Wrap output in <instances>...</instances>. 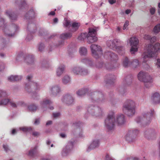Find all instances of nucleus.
Returning a JSON list of instances; mask_svg holds the SVG:
<instances>
[{
	"mask_svg": "<svg viewBox=\"0 0 160 160\" xmlns=\"http://www.w3.org/2000/svg\"><path fill=\"white\" fill-rule=\"evenodd\" d=\"M83 62H85L87 65L88 66H91L92 64V62L88 59H85L83 60Z\"/></svg>",
	"mask_w": 160,
	"mask_h": 160,
	"instance_id": "19",
	"label": "nucleus"
},
{
	"mask_svg": "<svg viewBox=\"0 0 160 160\" xmlns=\"http://www.w3.org/2000/svg\"><path fill=\"white\" fill-rule=\"evenodd\" d=\"M109 2L111 4H113L116 2V0H109Z\"/></svg>",
	"mask_w": 160,
	"mask_h": 160,
	"instance_id": "36",
	"label": "nucleus"
},
{
	"mask_svg": "<svg viewBox=\"0 0 160 160\" xmlns=\"http://www.w3.org/2000/svg\"><path fill=\"white\" fill-rule=\"evenodd\" d=\"M45 104H46V103H49V101L48 100H46V101L44 102Z\"/></svg>",
	"mask_w": 160,
	"mask_h": 160,
	"instance_id": "51",
	"label": "nucleus"
},
{
	"mask_svg": "<svg viewBox=\"0 0 160 160\" xmlns=\"http://www.w3.org/2000/svg\"><path fill=\"white\" fill-rule=\"evenodd\" d=\"M55 14V12L54 11L51 12L49 13L50 15H54Z\"/></svg>",
	"mask_w": 160,
	"mask_h": 160,
	"instance_id": "40",
	"label": "nucleus"
},
{
	"mask_svg": "<svg viewBox=\"0 0 160 160\" xmlns=\"http://www.w3.org/2000/svg\"><path fill=\"white\" fill-rule=\"evenodd\" d=\"M158 7L160 8V3H159V4H158Z\"/></svg>",
	"mask_w": 160,
	"mask_h": 160,
	"instance_id": "54",
	"label": "nucleus"
},
{
	"mask_svg": "<svg viewBox=\"0 0 160 160\" xmlns=\"http://www.w3.org/2000/svg\"><path fill=\"white\" fill-rule=\"evenodd\" d=\"M144 38L145 39H149L151 37L149 35H145L144 36Z\"/></svg>",
	"mask_w": 160,
	"mask_h": 160,
	"instance_id": "33",
	"label": "nucleus"
},
{
	"mask_svg": "<svg viewBox=\"0 0 160 160\" xmlns=\"http://www.w3.org/2000/svg\"><path fill=\"white\" fill-rule=\"evenodd\" d=\"M4 24V21L2 19L0 18V26Z\"/></svg>",
	"mask_w": 160,
	"mask_h": 160,
	"instance_id": "37",
	"label": "nucleus"
},
{
	"mask_svg": "<svg viewBox=\"0 0 160 160\" xmlns=\"http://www.w3.org/2000/svg\"><path fill=\"white\" fill-rule=\"evenodd\" d=\"M129 43L131 46V52L132 53H134V52L137 51L138 48L137 45L138 43V39L136 37H132L130 38Z\"/></svg>",
	"mask_w": 160,
	"mask_h": 160,
	"instance_id": "3",
	"label": "nucleus"
},
{
	"mask_svg": "<svg viewBox=\"0 0 160 160\" xmlns=\"http://www.w3.org/2000/svg\"><path fill=\"white\" fill-rule=\"evenodd\" d=\"M70 81V78L68 76H66L64 77L63 80V82L64 83H66Z\"/></svg>",
	"mask_w": 160,
	"mask_h": 160,
	"instance_id": "25",
	"label": "nucleus"
},
{
	"mask_svg": "<svg viewBox=\"0 0 160 160\" xmlns=\"http://www.w3.org/2000/svg\"><path fill=\"white\" fill-rule=\"evenodd\" d=\"M53 146V145L52 144L51 145V147H52Z\"/></svg>",
	"mask_w": 160,
	"mask_h": 160,
	"instance_id": "57",
	"label": "nucleus"
},
{
	"mask_svg": "<svg viewBox=\"0 0 160 160\" xmlns=\"http://www.w3.org/2000/svg\"><path fill=\"white\" fill-rule=\"evenodd\" d=\"M128 22L127 21H126L125 24H124L123 27V29L125 30L126 29L127 27L128 26Z\"/></svg>",
	"mask_w": 160,
	"mask_h": 160,
	"instance_id": "29",
	"label": "nucleus"
},
{
	"mask_svg": "<svg viewBox=\"0 0 160 160\" xmlns=\"http://www.w3.org/2000/svg\"><path fill=\"white\" fill-rule=\"evenodd\" d=\"M96 31L93 28L89 29L88 33H84L80 35L78 39L79 40H82L84 38H87L88 42L89 43L94 42L97 40V38L96 37Z\"/></svg>",
	"mask_w": 160,
	"mask_h": 160,
	"instance_id": "2",
	"label": "nucleus"
},
{
	"mask_svg": "<svg viewBox=\"0 0 160 160\" xmlns=\"http://www.w3.org/2000/svg\"><path fill=\"white\" fill-rule=\"evenodd\" d=\"M153 31L156 33H157L160 31V24L157 25L154 27Z\"/></svg>",
	"mask_w": 160,
	"mask_h": 160,
	"instance_id": "17",
	"label": "nucleus"
},
{
	"mask_svg": "<svg viewBox=\"0 0 160 160\" xmlns=\"http://www.w3.org/2000/svg\"><path fill=\"white\" fill-rule=\"evenodd\" d=\"M11 105L12 106L15 107H16V105L14 103H12Z\"/></svg>",
	"mask_w": 160,
	"mask_h": 160,
	"instance_id": "49",
	"label": "nucleus"
},
{
	"mask_svg": "<svg viewBox=\"0 0 160 160\" xmlns=\"http://www.w3.org/2000/svg\"><path fill=\"white\" fill-rule=\"evenodd\" d=\"M106 160H113L111 158L108 157V158H107Z\"/></svg>",
	"mask_w": 160,
	"mask_h": 160,
	"instance_id": "48",
	"label": "nucleus"
},
{
	"mask_svg": "<svg viewBox=\"0 0 160 160\" xmlns=\"http://www.w3.org/2000/svg\"><path fill=\"white\" fill-rule=\"evenodd\" d=\"M65 22L64 23V26L65 27H68L70 25V22L67 19H65Z\"/></svg>",
	"mask_w": 160,
	"mask_h": 160,
	"instance_id": "24",
	"label": "nucleus"
},
{
	"mask_svg": "<svg viewBox=\"0 0 160 160\" xmlns=\"http://www.w3.org/2000/svg\"><path fill=\"white\" fill-rule=\"evenodd\" d=\"M79 26V24L77 22H74L72 25V27L73 28L77 29L78 28Z\"/></svg>",
	"mask_w": 160,
	"mask_h": 160,
	"instance_id": "26",
	"label": "nucleus"
},
{
	"mask_svg": "<svg viewBox=\"0 0 160 160\" xmlns=\"http://www.w3.org/2000/svg\"><path fill=\"white\" fill-rule=\"evenodd\" d=\"M152 98L156 102L160 103V95L158 92H155L153 94L152 96Z\"/></svg>",
	"mask_w": 160,
	"mask_h": 160,
	"instance_id": "10",
	"label": "nucleus"
},
{
	"mask_svg": "<svg viewBox=\"0 0 160 160\" xmlns=\"http://www.w3.org/2000/svg\"><path fill=\"white\" fill-rule=\"evenodd\" d=\"M3 148H4L5 150H7V145H4L3 146Z\"/></svg>",
	"mask_w": 160,
	"mask_h": 160,
	"instance_id": "44",
	"label": "nucleus"
},
{
	"mask_svg": "<svg viewBox=\"0 0 160 160\" xmlns=\"http://www.w3.org/2000/svg\"><path fill=\"white\" fill-rule=\"evenodd\" d=\"M91 51L92 54L95 53L97 52L100 50V48L99 46L98 45L93 44L91 46Z\"/></svg>",
	"mask_w": 160,
	"mask_h": 160,
	"instance_id": "12",
	"label": "nucleus"
},
{
	"mask_svg": "<svg viewBox=\"0 0 160 160\" xmlns=\"http://www.w3.org/2000/svg\"><path fill=\"white\" fill-rule=\"evenodd\" d=\"M117 29H118V30H120V28H119V27H118V28H117Z\"/></svg>",
	"mask_w": 160,
	"mask_h": 160,
	"instance_id": "55",
	"label": "nucleus"
},
{
	"mask_svg": "<svg viewBox=\"0 0 160 160\" xmlns=\"http://www.w3.org/2000/svg\"><path fill=\"white\" fill-rule=\"evenodd\" d=\"M60 136L62 138H64L65 137V135L64 133H61L60 134Z\"/></svg>",
	"mask_w": 160,
	"mask_h": 160,
	"instance_id": "42",
	"label": "nucleus"
},
{
	"mask_svg": "<svg viewBox=\"0 0 160 160\" xmlns=\"http://www.w3.org/2000/svg\"><path fill=\"white\" fill-rule=\"evenodd\" d=\"M153 82L152 78L148 74L144 80V84L147 87H149L151 86Z\"/></svg>",
	"mask_w": 160,
	"mask_h": 160,
	"instance_id": "6",
	"label": "nucleus"
},
{
	"mask_svg": "<svg viewBox=\"0 0 160 160\" xmlns=\"http://www.w3.org/2000/svg\"><path fill=\"white\" fill-rule=\"evenodd\" d=\"M73 72L76 74H79L81 75H85L88 74V72L86 70H82L79 68H76L73 69Z\"/></svg>",
	"mask_w": 160,
	"mask_h": 160,
	"instance_id": "7",
	"label": "nucleus"
},
{
	"mask_svg": "<svg viewBox=\"0 0 160 160\" xmlns=\"http://www.w3.org/2000/svg\"><path fill=\"white\" fill-rule=\"evenodd\" d=\"M71 36V35L70 34H69V36H68L67 34H66V35H65V37L66 38H68V37H70Z\"/></svg>",
	"mask_w": 160,
	"mask_h": 160,
	"instance_id": "47",
	"label": "nucleus"
},
{
	"mask_svg": "<svg viewBox=\"0 0 160 160\" xmlns=\"http://www.w3.org/2000/svg\"><path fill=\"white\" fill-rule=\"evenodd\" d=\"M20 79V78L17 76L12 75L8 78V79L11 81H18Z\"/></svg>",
	"mask_w": 160,
	"mask_h": 160,
	"instance_id": "14",
	"label": "nucleus"
},
{
	"mask_svg": "<svg viewBox=\"0 0 160 160\" xmlns=\"http://www.w3.org/2000/svg\"><path fill=\"white\" fill-rule=\"evenodd\" d=\"M134 103L132 101H131L129 104L125 105L124 108L125 109H128L129 112H130L131 109L133 108L134 107Z\"/></svg>",
	"mask_w": 160,
	"mask_h": 160,
	"instance_id": "11",
	"label": "nucleus"
},
{
	"mask_svg": "<svg viewBox=\"0 0 160 160\" xmlns=\"http://www.w3.org/2000/svg\"><path fill=\"white\" fill-rule=\"evenodd\" d=\"M64 71V68L63 67H61L58 68L57 71V73L58 76H59L62 74Z\"/></svg>",
	"mask_w": 160,
	"mask_h": 160,
	"instance_id": "15",
	"label": "nucleus"
},
{
	"mask_svg": "<svg viewBox=\"0 0 160 160\" xmlns=\"http://www.w3.org/2000/svg\"><path fill=\"white\" fill-rule=\"evenodd\" d=\"M28 108L29 110L31 112H34L36 109V106L33 105H31Z\"/></svg>",
	"mask_w": 160,
	"mask_h": 160,
	"instance_id": "23",
	"label": "nucleus"
},
{
	"mask_svg": "<svg viewBox=\"0 0 160 160\" xmlns=\"http://www.w3.org/2000/svg\"><path fill=\"white\" fill-rule=\"evenodd\" d=\"M155 64L158 68H160V59H157L155 62Z\"/></svg>",
	"mask_w": 160,
	"mask_h": 160,
	"instance_id": "20",
	"label": "nucleus"
},
{
	"mask_svg": "<svg viewBox=\"0 0 160 160\" xmlns=\"http://www.w3.org/2000/svg\"><path fill=\"white\" fill-rule=\"evenodd\" d=\"M158 12L159 14L160 15V10H158Z\"/></svg>",
	"mask_w": 160,
	"mask_h": 160,
	"instance_id": "53",
	"label": "nucleus"
},
{
	"mask_svg": "<svg viewBox=\"0 0 160 160\" xmlns=\"http://www.w3.org/2000/svg\"><path fill=\"white\" fill-rule=\"evenodd\" d=\"M53 115L54 117L56 118L60 115V114L59 113H53Z\"/></svg>",
	"mask_w": 160,
	"mask_h": 160,
	"instance_id": "32",
	"label": "nucleus"
},
{
	"mask_svg": "<svg viewBox=\"0 0 160 160\" xmlns=\"http://www.w3.org/2000/svg\"><path fill=\"white\" fill-rule=\"evenodd\" d=\"M148 73L143 72H140L138 75V79L140 81L144 82V80Z\"/></svg>",
	"mask_w": 160,
	"mask_h": 160,
	"instance_id": "8",
	"label": "nucleus"
},
{
	"mask_svg": "<svg viewBox=\"0 0 160 160\" xmlns=\"http://www.w3.org/2000/svg\"><path fill=\"white\" fill-rule=\"evenodd\" d=\"M107 45L109 47H111V44H112V45H113V43L112 41H108L107 43Z\"/></svg>",
	"mask_w": 160,
	"mask_h": 160,
	"instance_id": "34",
	"label": "nucleus"
},
{
	"mask_svg": "<svg viewBox=\"0 0 160 160\" xmlns=\"http://www.w3.org/2000/svg\"><path fill=\"white\" fill-rule=\"evenodd\" d=\"M128 60L127 58H126L125 60L123 61V65L125 67H126L127 66L128 64Z\"/></svg>",
	"mask_w": 160,
	"mask_h": 160,
	"instance_id": "28",
	"label": "nucleus"
},
{
	"mask_svg": "<svg viewBox=\"0 0 160 160\" xmlns=\"http://www.w3.org/2000/svg\"><path fill=\"white\" fill-rule=\"evenodd\" d=\"M54 22H55V23H57L58 22V18H55V19H54Z\"/></svg>",
	"mask_w": 160,
	"mask_h": 160,
	"instance_id": "43",
	"label": "nucleus"
},
{
	"mask_svg": "<svg viewBox=\"0 0 160 160\" xmlns=\"http://www.w3.org/2000/svg\"><path fill=\"white\" fill-rule=\"evenodd\" d=\"M98 144V141H96L93 142V143L91 145L90 148H93L97 147Z\"/></svg>",
	"mask_w": 160,
	"mask_h": 160,
	"instance_id": "18",
	"label": "nucleus"
},
{
	"mask_svg": "<svg viewBox=\"0 0 160 160\" xmlns=\"http://www.w3.org/2000/svg\"><path fill=\"white\" fill-rule=\"evenodd\" d=\"M153 38L154 39H155L156 40V38L155 37H153Z\"/></svg>",
	"mask_w": 160,
	"mask_h": 160,
	"instance_id": "56",
	"label": "nucleus"
},
{
	"mask_svg": "<svg viewBox=\"0 0 160 160\" xmlns=\"http://www.w3.org/2000/svg\"><path fill=\"white\" fill-rule=\"evenodd\" d=\"M32 135L35 136H37L39 135V133L37 132H34L33 133Z\"/></svg>",
	"mask_w": 160,
	"mask_h": 160,
	"instance_id": "38",
	"label": "nucleus"
},
{
	"mask_svg": "<svg viewBox=\"0 0 160 160\" xmlns=\"http://www.w3.org/2000/svg\"><path fill=\"white\" fill-rule=\"evenodd\" d=\"M115 122V118L113 116L108 117L105 120V123L109 129L113 127Z\"/></svg>",
	"mask_w": 160,
	"mask_h": 160,
	"instance_id": "4",
	"label": "nucleus"
},
{
	"mask_svg": "<svg viewBox=\"0 0 160 160\" xmlns=\"http://www.w3.org/2000/svg\"><path fill=\"white\" fill-rule=\"evenodd\" d=\"M34 153V151L33 150H31L29 151V155L30 156H32Z\"/></svg>",
	"mask_w": 160,
	"mask_h": 160,
	"instance_id": "35",
	"label": "nucleus"
},
{
	"mask_svg": "<svg viewBox=\"0 0 160 160\" xmlns=\"http://www.w3.org/2000/svg\"><path fill=\"white\" fill-rule=\"evenodd\" d=\"M155 8H151L150 10V12L152 14H153L155 12Z\"/></svg>",
	"mask_w": 160,
	"mask_h": 160,
	"instance_id": "31",
	"label": "nucleus"
},
{
	"mask_svg": "<svg viewBox=\"0 0 160 160\" xmlns=\"http://www.w3.org/2000/svg\"><path fill=\"white\" fill-rule=\"evenodd\" d=\"M52 123V122L51 121H49L48 122L46 123V125H48L51 124Z\"/></svg>",
	"mask_w": 160,
	"mask_h": 160,
	"instance_id": "41",
	"label": "nucleus"
},
{
	"mask_svg": "<svg viewBox=\"0 0 160 160\" xmlns=\"http://www.w3.org/2000/svg\"><path fill=\"white\" fill-rule=\"evenodd\" d=\"M20 129L24 132H26L29 129H31V128H27L26 127L21 128Z\"/></svg>",
	"mask_w": 160,
	"mask_h": 160,
	"instance_id": "27",
	"label": "nucleus"
},
{
	"mask_svg": "<svg viewBox=\"0 0 160 160\" xmlns=\"http://www.w3.org/2000/svg\"><path fill=\"white\" fill-rule=\"evenodd\" d=\"M131 12V11L130 9H128L126 10L125 13L126 14H128L130 13Z\"/></svg>",
	"mask_w": 160,
	"mask_h": 160,
	"instance_id": "39",
	"label": "nucleus"
},
{
	"mask_svg": "<svg viewBox=\"0 0 160 160\" xmlns=\"http://www.w3.org/2000/svg\"><path fill=\"white\" fill-rule=\"evenodd\" d=\"M9 102V100L8 99H5L4 101H2L0 102V105H6Z\"/></svg>",
	"mask_w": 160,
	"mask_h": 160,
	"instance_id": "21",
	"label": "nucleus"
},
{
	"mask_svg": "<svg viewBox=\"0 0 160 160\" xmlns=\"http://www.w3.org/2000/svg\"><path fill=\"white\" fill-rule=\"evenodd\" d=\"M15 132H16V130L15 129L12 130V133L13 134H14L15 133Z\"/></svg>",
	"mask_w": 160,
	"mask_h": 160,
	"instance_id": "46",
	"label": "nucleus"
},
{
	"mask_svg": "<svg viewBox=\"0 0 160 160\" xmlns=\"http://www.w3.org/2000/svg\"><path fill=\"white\" fill-rule=\"evenodd\" d=\"M39 121L38 120H36L35 121V124H37L39 123Z\"/></svg>",
	"mask_w": 160,
	"mask_h": 160,
	"instance_id": "45",
	"label": "nucleus"
},
{
	"mask_svg": "<svg viewBox=\"0 0 160 160\" xmlns=\"http://www.w3.org/2000/svg\"><path fill=\"white\" fill-rule=\"evenodd\" d=\"M50 142L49 141H47V143L48 145H49Z\"/></svg>",
	"mask_w": 160,
	"mask_h": 160,
	"instance_id": "50",
	"label": "nucleus"
},
{
	"mask_svg": "<svg viewBox=\"0 0 160 160\" xmlns=\"http://www.w3.org/2000/svg\"><path fill=\"white\" fill-rule=\"evenodd\" d=\"M117 121L119 124L121 125L124 123L125 121L124 116L122 115L118 117L117 119Z\"/></svg>",
	"mask_w": 160,
	"mask_h": 160,
	"instance_id": "13",
	"label": "nucleus"
},
{
	"mask_svg": "<svg viewBox=\"0 0 160 160\" xmlns=\"http://www.w3.org/2000/svg\"><path fill=\"white\" fill-rule=\"evenodd\" d=\"M52 91L54 93H56L59 92L60 89L58 87H55L52 88Z\"/></svg>",
	"mask_w": 160,
	"mask_h": 160,
	"instance_id": "22",
	"label": "nucleus"
},
{
	"mask_svg": "<svg viewBox=\"0 0 160 160\" xmlns=\"http://www.w3.org/2000/svg\"><path fill=\"white\" fill-rule=\"evenodd\" d=\"M78 94L79 95H82L84 94V91L83 90L79 91L78 92Z\"/></svg>",
	"mask_w": 160,
	"mask_h": 160,
	"instance_id": "30",
	"label": "nucleus"
},
{
	"mask_svg": "<svg viewBox=\"0 0 160 160\" xmlns=\"http://www.w3.org/2000/svg\"><path fill=\"white\" fill-rule=\"evenodd\" d=\"M153 82L152 78L148 74L144 80V84L147 87H149L151 86Z\"/></svg>",
	"mask_w": 160,
	"mask_h": 160,
	"instance_id": "5",
	"label": "nucleus"
},
{
	"mask_svg": "<svg viewBox=\"0 0 160 160\" xmlns=\"http://www.w3.org/2000/svg\"><path fill=\"white\" fill-rule=\"evenodd\" d=\"M147 52L144 53L143 59H146V61L149 58L156 57L157 53L160 52V43H157L154 45H150L147 48Z\"/></svg>",
	"mask_w": 160,
	"mask_h": 160,
	"instance_id": "1",
	"label": "nucleus"
},
{
	"mask_svg": "<svg viewBox=\"0 0 160 160\" xmlns=\"http://www.w3.org/2000/svg\"><path fill=\"white\" fill-rule=\"evenodd\" d=\"M31 78V77L30 76H28L27 77V78H28V79H29V78Z\"/></svg>",
	"mask_w": 160,
	"mask_h": 160,
	"instance_id": "52",
	"label": "nucleus"
},
{
	"mask_svg": "<svg viewBox=\"0 0 160 160\" xmlns=\"http://www.w3.org/2000/svg\"><path fill=\"white\" fill-rule=\"evenodd\" d=\"M63 100L65 101L67 104L70 105L72 103L73 101L72 97L69 95H66L63 98Z\"/></svg>",
	"mask_w": 160,
	"mask_h": 160,
	"instance_id": "9",
	"label": "nucleus"
},
{
	"mask_svg": "<svg viewBox=\"0 0 160 160\" xmlns=\"http://www.w3.org/2000/svg\"><path fill=\"white\" fill-rule=\"evenodd\" d=\"M79 52L81 55H85L87 53V50L84 47H81L79 49Z\"/></svg>",
	"mask_w": 160,
	"mask_h": 160,
	"instance_id": "16",
	"label": "nucleus"
}]
</instances>
